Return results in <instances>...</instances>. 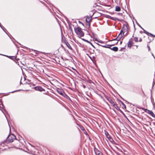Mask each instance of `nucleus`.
<instances>
[{
  "label": "nucleus",
  "mask_w": 155,
  "mask_h": 155,
  "mask_svg": "<svg viewBox=\"0 0 155 155\" xmlns=\"http://www.w3.org/2000/svg\"><path fill=\"white\" fill-rule=\"evenodd\" d=\"M106 17L108 18H109L113 19V20H115L116 19V18H113L111 16H110L108 15H107Z\"/></svg>",
  "instance_id": "9d476101"
},
{
  "label": "nucleus",
  "mask_w": 155,
  "mask_h": 155,
  "mask_svg": "<svg viewBox=\"0 0 155 155\" xmlns=\"http://www.w3.org/2000/svg\"><path fill=\"white\" fill-rule=\"evenodd\" d=\"M57 91L61 95H64V92L62 91V90H61L60 89H58L57 90Z\"/></svg>",
  "instance_id": "0eeeda50"
},
{
  "label": "nucleus",
  "mask_w": 155,
  "mask_h": 155,
  "mask_svg": "<svg viewBox=\"0 0 155 155\" xmlns=\"http://www.w3.org/2000/svg\"><path fill=\"white\" fill-rule=\"evenodd\" d=\"M154 37H155V35H152Z\"/></svg>",
  "instance_id": "a878e982"
},
{
  "label": "nucleus",
  "mask_w": 155,
  "mask_h": 155,
  "mask_svg": "<svg viewBox=\"0 0 155 155\" xmlns=\"http://www.w3.org/2000/svg\"><path fill=\"white\" fill-rule=\"evenodd\" d=\"M107 133H105V134H106V137H107Z\"/></svg>",
  "instance_id": "5701e85b"
},
{
  "label": "nucleus",
  "mask_w": 155,
  "mask_h": 155,
  "mask_svg": "<svg viewBox=\"0 0 155 155\" xmlns=\"http://www.w3.org/2000/svg\"><path fill=\"white\" fill-rule=\"evenodd\" d=\"M121 43H122V42H120V44H121Z\"/></svg>",
  "instance_id": "bb28decb"
},
{
  "label": "nucleus",
  "mask_w": 155,
  "mask_h": 155,
  "mask_svg": "<svg viewBox=\"0 0 155 155\" xmlns=\"http://www.w3.org/2000/svg\"><path fill=\"white\" fill-rule=\"evenodd\" d=\"M120 8L118 6H116L115 8V10L117 12H119L120 11Z\"/></svg>",
  "instance_id": "f8f14e48"
},
{
  "label": "nucleus",
  "mask_w": 155,
  "mask_h": 155,
  "mask_svg": "<svg viewBox=\"0 0 155 155\" xmlns=\"http://www.w3.org/2000/svg\"><path fill=\"white\" fill-rule=\"evenodd\" d=\"M74 30L76 34L80 37H82L84 35V33L81 28L78 27L74 28Z\"/></svg>",
  "instance_id": "f257e3e1"
},
{
  "label": "nucleus",
  "mask_w": 155,
  "mask_h": 155,
  "mask_svg": "<svg viewBox=\"0 0 155 155\" xmlns=\"http://www.w3.org/2000/svg\"><path fill=\"white\" fill-rule=\"evenodd\" d=\"M142 41V39H141V38H140V39H139V41L140 42V41Z\"/></svg>",
  "instance_id": "4be33fe9"
},
{
  "label": "nucleus",
  "mask_w": 155,
  "mask_h": 155,
  "mask_svg": "<svg viewBox=\"0 0 155 155\" xmlns=\"http://www.w3.org/2000/svg\"><path fill=\"white\" fill-rule=\"evenodd\" d=\"M118 48L117 47H114L111 49L114 51H117L118 50Z\"/></svg>",
  "instance_id": "9b49d317"
},
{
  "label": "nucleus",
  "mask_w": 155,
  "mask_h": 155,
  "mask_svg": "<svg viewBox=\"0 0 155 155\" xmlns=\"http://www.w3.org/2000/svg\"><path fill=\"white\" fill-rule=\"evenodd\" d=\"M95 41H97V42H98L100 43H103V41H102L100 40H98L97 39H95Z\"/></svg>",
  "instance_id": "4468645a"
},
{
  "label": "nucleus",
  "mask_w": 155,
  "mask_h": 155,
  "mask_svg": "<svg viewBox=\"0 0 155 155\" xmlns=\"http://www.w3.org/2000/svg\"><path fill=\"white\" fill-rule=\"evenodd\" d=\"M8 138L9 142H12L15 139L16 137L14 135L11 134L8 137Z\"/></svg>",
  "instance_id": "f03ea898"
},
{
  "label": "nucleus",
  "mask_w": 155,
  "mask_h": 155,
  "mask_svg": "<svg viewBox=\"0 0 155 155\" xmlns=\"http://www.w3.org/2000/svg\"><path fill=\"white\" fill-rule=\"evenodd\" d=\"M107 137L108 139L110 141L112 142L113 141V139L111 138V137H110V136L107 133Z\"/></svg>",
  "instance_id": "6e6552de"
},
{
  "label": "nucleus",
  "mask_w": 155,
  "mask_h": 155,
  "mask_svg": "<svg viewBox=\"0 0 155 155\" xmlns=\"http://www.w3.org/2000/svg\"><path fill=\"white\" fill-rule=\"evenodd\" d=\"M132 44V42L131 41L129 42L127 45L128 47L130 48L131 47Z\"/></svg>",
  "instance_id": "ddd939ff"
},
{
  "label": "nucleus",
  "mask_w": 155,
  "mask_h": 155,
  "mask_svg": "<svg viewBox=\"0 0 155 155\" xmlns=\"http://www.w3.org/2000/svg\"><path fill=\"white\" fill-rule=\"evenodd\" d=\"M35 90L39 91H44V89L41 87L38 86L35 87Z\"/></svg>",
  "instance_id": "423d86ee"
},
{
  "label": "nucleus",
  "mask_w": 155,
  "mask_h": 155,
  "mask_svg": "<svg viewBox=\"0 0 155 155\" xmlns=\"http://www.w3.org/2000/svg\"><path fill=\"white\" fill-rule=\"evenodd\" d=\"M122 32V31H121V32L120 33L119 35H118V36L117 37V38L116 39H115L112 40V41H119V40H120L123 36Z\"/></svg>",
  "instance_id": "7ed1b4c3"
},
{
  "label": "nucleus",
  "mask_w": 155,
  "mask_h": 155,
  "mask_svg": "<svg viewBox=\"0 0 155 155\" xmlns=\"http://www.w3.org/2000/svg\"><path fill=\"white\" fill-rule=\"evenodd\" d=\"M113 106H114V107L116 108L117 109L118 108L117 105L115 103H114V104H113Z\"/></svg>",
  "instance_id": "2eb2a0df"
},
{
  "label": "nucleus",
  "mask_w": 155,
  "mask_h": 155,
  "mask_svg": "<svg viewBox=\"0 0 155 155\" xmlns=\"http://www.w3.org/2000/svg\"><path fill=\"white\" fill-rule=\"evenodd\" d=\"M145 111L146 113L150 114V115H151L153 117H155V115L152 111H150V110H147L146 109H145Z\"/></svg>",
  "instance_id": "20e7f679"
},
{
  "label": "nucleus",
  "mask_w": 155,
  "mask_h": 155,
  "mask_svg": "<svg viewBox=\"0 0 155 155\" xmlns=\"http://www.w3.org/2000/svg\"><path fill=\"white\" fill-rule=\"evenodd\" d=\"M107 46H102L104 47H105V48H110V46H112V45H108Z\"/></svg>",
  "instance_id": "dca6fc26"
},
{
  "label": "nucleus",
  "mask_w": 155,
  "mask_h": 155,
  "mask_svg": "<svg viewBox=\"0 0 155 155\" xmlns=\"http://www.w3.org/2000/svg\"><path fill=\"white\" fill-rule=\"evenodd\" d=\"M116 41L115 42H114V44H113L112 45H111L112 46V45H114L115 44H117V43H118V41Z\"/></svg>",
  "instance_id": "aec40b11"
},
{
  "label": "nucleus",
  "mask_w": 155,
  "mask_h": 155,
  "mask_svg": "<svg viewBox=\"0 0 155 155\" xmlns=\"http://www.w3.org/2000/svg\"><path fill=\"white\" fill-rule=\"evenodd\" d=\"M91 17H87L86 18V21L87 22H89L91 21Z\"/></svg>",
  "instance_id": "1a4fd4ad"
},
{
  "label": "nucleus",
  "mask_w": 155,
  "mask_h": 155,
  "mask_svg": "<svg viewBox=\"0 0 155 155\" xmlns=\"http://www.w3.org/2000/svg\"><path fill=\"white\" fill-rule=\"evenodd\" d=\"M144 32H145L146 34H149L150 35H152V34H150V33H149L147 31H144Z\"/></svg>",
  "instance_id": "6ab92c4d"
},
{
  "label": "nucleus",
  "mask_w": 155,
  "mask_h": 155,
  "mask_svg": "<svg viewBox=\"0 0 155 155\" xmlns=\"http://www.w3.org/2000/svg\"><path fill=\"white\" fill-rule=\"evenodd\" d=\"M85 41H86L87 42H89V41H87V40H85Z\"/></svg>",
  "instance_id": "393cba45"
},
{
  "label": "nucleus",
  "mask_w": 155,
  "mask_h": 155,
  "mask_svg": "<svg viewBox=\"0 0 155 155\" xmlns=\"http://www.w3.org/2000/svg\"><path fill=\"white\" fill-rule=\"evenodd\" d=\"M110 103L113 105L114 104V103L113 101H111L110 102Z\"/></svg>",
  "instance_id": "412c9836"
},
{
  "label": "nucleus",
  "mask_w": 155,
  "mask_h": 155,
  "mask_svg": "<svg viewBox=\"0 0 155 155\" xmlns=\"http://www.w3.org/2000/svg\"><path fill=\"white\" fill-rule=\"evenodd\" d=\"M152 55L153 56L154 58H155V57H154V55H153V54H152Z\"/></svg>",
  "instance_id": "b1692460"
},
{
  "label": "nucleus",
  "mask_w": 155,
  "mask_h": 155,
  "mask_svg": "<svg viewBox=\"0 0 155 155\" xmlns=\"http://www.w3.org/2000/svg\"><path fill=\"white\" fill-rule=\"evenodd\" d=\"M134 39L136 42H137L138 41V38L137 37H134Z\"/></svg>",
  "instance_id": "a211bd4d"
},
{
  "label": "nucleus",
  "mask_w": 155,
  "mask_h": 155,
  "mask_svg": "<svg viewBox=\"0 0 155 155\" xmlns=\"http://www.w3.org/2000/svg\"><path fill=\"white\" fill-rule=\"evenodd\" d=\"M94 151L96 155H102V153L99 151H98L96 149H94Z\"/></svg>",
  "instance_id": "39448f33"
},
{
  "label": "nucleus",
  "mask_w": 155,
  "mask_h": 155,
  "mask_svg": "<svg viewBox=\"0 0 155 155\" xmlns=\"http://www.w3.org/2000/svg\"><path fill=\"white\" fill-rule=\"evenodd\" d=\"M67 45V46H68V47L70 49H71V46L70 45L68 44V43L67 44H66Z\"/></svg>",
  "instance_id": "f3484780"
}]
</instances>
